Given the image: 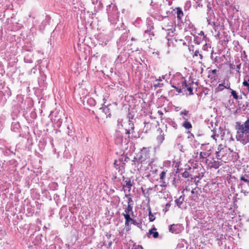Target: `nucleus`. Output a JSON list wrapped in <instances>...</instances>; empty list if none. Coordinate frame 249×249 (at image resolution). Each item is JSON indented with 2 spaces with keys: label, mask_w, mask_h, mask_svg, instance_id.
Masks as SVG:
<instances>
[{
  "label": "nucleus",
  "mask_w": 249,
  "mask_h": 249,
  "mask_svg": "<svg viewBox=\"0 0 249 249\" xmlns=\"http://www.w3.org/2000/svg\"><path fill=\"white\" fill-rule=\"evenodd\" d=\"M215 155L217 160L224 161L225 163L231 161H236L239 158L237 153L233 152L231 150L230 148L222 144H220L218 145Z\"/></svg>",
  "instance_id": "1"
},
{
  "label": "nucleus",
  "mask_w": 249,
  "mask_h": 249,
  "mask_svg": "<svg viewBox=\"0 0 249 249\" xmlns=\"http://www.w3.org/2000/svg\"><path fill=\"white\" fill-rule=\"evenodd\" d=\"M236 129L237 140L244 144L249 142V118L243 124L237 123Z\"/></svg>",
  "instance_id": "2"
},
{
  "label": "nucleus",
  "mask_w": 249,
  "mask_h": 249,
  "mask_svg": "<svg viewBox=\"0 0 249 249\" xmlns=\"http://www.w3.org/2000/svg\"><path fill=\"white\" fill-rule=\"evenodd\" d=\"M149 158V154L145 151H141L138 155V161H140L141 164H146L147 160Z\"/></svg>",
  "instance_id": "3"
},
{
  "label": "nucleus",
  "mask_w": 249,
  "mask_h": 249,
  "mask_svg": "<svg viewBox=\"0 0 249 249\" xmlns=\"http://www.w3.org/2000/svg\"><path fill=\"white\" fill-rule=\"evenodd\" d=\"M128 124L130 126V128L126 129V134L129 135L128 137V138L133 139L138 138L134 131V125L132 121L129 120L128 121Z\"/></svg>",
  "instance_id": "4"
},
{
  "label": "nucleus",
  "mask_w": 249,
  "mask_h": 249,
  "mask_svg": "<svg viewBox=\"0 0 249 249\" xmlns=\"http://www.w3.org/2000/svg\"><path fill=\"white\" fill-rule=\"evenodd\" d=\"M132 166L134 168V171H139L142 167V164L140 161H138L137 158H135L132 160Z\"/></svg>",
  "instance_id": "5"
},
{
  "label": "nucleus",
  "mask_w": 249,
  "mask_h": 249,
  "mask_svg": "<svg viewBox=\"0 0 249 249\" xmlns=\"http://www.w3.org/2000/svg\"><path fill=\"white\" fill-rule=\"evenodd\" d=\"M133 200L131 197H129L127 200V206L124 210V213H132Z\"/></svg>",
  "instance_id": "6"
},
{
  "label": "nucleus",
  "mask_w": 249,
  "mask_h": 249,
  "mask_svg": "<svg viewBox=\"0 0 249 249\" xmlns=\"http://www.w3.org/2000/svg\"><path fill=\"white\" fill-rule=\"evenodd\" d=\"M124 184L123 188H126L128 191H130L131 189L132 186L134 185V183L131 180L130 178H127L126 180H123Z\"/></svg>",
  "instance_id": "7"
},
{
  "label": "nucleus",
  "mask_w": 249,
  "mask_h": 249,
  "mask_svg": "<svg viewBox=\"0 0 249 249\" xmlns=\"http://www.w3.org/2000/svg\"><path fill=\"white\" fill-rule=\"evenodd\" d=\"M184 122L182 124V126L186 129L189 130L192 128V124L188 121V119L184 117H182Z\"/></svg>",
  "instance_id": "8"
},
{
  "label": "nucleus",
  "mask_w": 249,
  "mask_h": 249,
  "mask_svg": "<svg viewBox=\"0 0 249 249\" xmlns=\"http://www.w3.org/2000/svg\"><path fill=\"white\" fill-rule=\"evenodd\" d=\"M123 215L125 219V225L126 226H128L130 222H132L133 223H134V221L130 217L129 214L123 213Z\"/></svg>",
  "instance_id": "9"
},
{
  "label": "nucleus",
  "mask_w": 249,
  "mask_h": 249,
  "mask_svg": "<svg viewBox=\"0 0 249 249\" xmlns=\"http://www.w3.org/2000/svg\"><path fill=\"white\" fill-rule=\"evenodd\" d=\"M178 226L175 224L171 225L169 226V231L172 233L177 234L179 232V230L178 229Z\"/></svg>",
  "instance_id": "10"
},
{
  "label": "nucleus",
  "mask_w": 249,
  "mask_h": 249,
  "mask_svg": "<svg viewBox=\"0 0 249 249\" xmlns=\"http://www.w3.org/2000/svg\"><path fill=\"white\" fill-rule=\"evenodd\" d=\"M152 190L153 189L152 188H148L145 190H143L142 188V193L144 197L146 198H149Z\"/></svg>",
  "instance_id": "11"
},
{
  "label": "nucleus",
  "mask_w": 249,
  "mask_h": 249,
  "mask_svg": "<svg viewBox=\"0 0 249 249\" xmlns=\"http://www.w3.org/2000/svg\"><path fill=\"white\" fill-rule=\"evenodd\" d=\"M175 10L177 11V18L180 20L184 16L183 11L180 7H177Z\"/></svg>",
  "instance_id": "12"
},
{
  "label": "nucleus",
  "mask_w": 249,
  "mask_h": 249,
  "mask_svg": "<svg viewBox=\"0 0 249 249\" xmlns=\"http://www.w3.org/2000/svg\"><path fill=\"white\" fill-rule=\"evenodd\" d=\"M156 228L154 227L149 231L148 233L150 235H153L154 238H157L159 237V233L156 231Z\"/></svg>",
  "instance_id": "13"
},
{
  "label": "nucleus",
  "mask_w": 249,
  "mask_h": 249,
  "mask_svg": "<svg viewBox=\"0 0 249 249\" xmlns=\"http://www.w3.org/2000/svg\"><path fill=\"white\" fill-rule=\"evenodd\" d=\"M184 196H180L178 199L175 200L176 204L179 208H181V205L184 201Z\"/></svg>",
  "instance_id": "14"
},
{
  "label": "nucleus",
  "mask_w": 249,
  "mask_h": 249,
  "mask_svg": "<svg viewBox=\"0 0 249 249\" xmlns=\"http://www.w3.org/2000/svg\"><path fill=\"white\" fill-rule=\"evenodd\" d=\"M151 5L154 7L155 8H158L159 7H161V4L160 3V1L157 0H151Z\"/></svg>",
  "instance_id": "15"
},
{
  "label": "nucleus",
  "mask_w": 249,
  "mask_h": 249,
  "mask_svg": "<svg viewBox=\"0 0 249 249\" xmlns=\"http://www.w3.org/2000/svg\"><path fill=\"white\" fill-rule=\"evenodd\" d=\"M211 155V153L209 151L207 152H201L199 154V158L200 159H206L207 157H209Z\"/></svg>",
  "instance_id": "16"
},
{
  "label": "nucleus",
  "mask_w": 249,
  "mask_h": 249,
  "mask_svg": "<svg viewBox=\"0 0 249 249\" xmlns=\"http://www.w3.org/2000/svg\"><path fill=\"white\" fill-rule=\"evenodd\" d=\"M162 29L165 30V31L171 32V33H172L175 30V28L172 25H169L167 26L165 25L163 27H162Z\"/></svg>",
  "instance_id": "17"
},
{
  "label": "nucleus",
  "mask_w": 249,
  "mask_h": 249,
  "mask_svg": "<svg viewBox=\"0 0 249 249\" xmlns=\"http://www.w3.org/2000/svg\"><path fill=\"white\" fill-rule=\"evenodd\" d=\"M218 71L216 69L212 70L210 71H209V73H211L212 75L209 74L208 75V77L209 78H213V79H215V76H214V75H215L216 73V72H218Z\"/></svg>",
  "instance_id": "18"
},
{
  "label": "nucleus",
  "mask_w": 249,
  "mask_h": 249,
  "mask_svg": "<svg viewBox=\"0 0 249 249\" xmlns=\"http://www.w3.org/2000/svg\"><path fill=\"white\" fill-rule=\"evenodd\" d=\"M115 142L117 144H121L123 141V138L121 135L120 134H118L115 139Z\"/></svg>",
  "instance_id": "19"
},
{
  "label": "nucleus",
  "mask_w": 249,
  "mask_h": 249,
  "mask_svg": "<svg viewBox=\"0 0 249 249\" xmlns=\"http://www.w3.org/2000/svg\"><path fill=\"white\" fill-rule=\"evenodd\" d=\"M225 89V86L223 84H219L217 88L215 89V92H218L222 91Z\"/></svg>",
  "instance_id": "20"
},
{
  "label": "nucleus",
  "mask_w": 249,
  "mask_h": 249,
  "mask_svg": "<svg viewBox=\"0 0 249 249\" xmlns=\"http://www.w3.org/2000/svg\"><path fill=\"white\" fill-rule=\"evenodd\" d=\"M192 84H193V82L192 83H187L185 80H184V81H183L182 82V88L185 89H187V88H188V87H190V86H191Z\"/></svg>",
  "instance_id": "21"
},
{
  "label": "nucleus",
  "mask_w": 249,
  "mask_h": 249,
  "mask_svg": "<svg viewBox=\"0 0 249 249\" xmlns=\"http://www.w3.org/2000/svg\"><path fill=\"white\" fill-rule=\"evenodd\" d=\"M219 163H220L219 162L214 161L212 163V164L211 165V167L213 168L214 169H217V168H218V167L220 165Z\"/></svg>",
  "instance_id": "22"
},
{
  "label": "nucleus",
  "mask_w": 249,
  "mask_h": 249,
  "mask_svg": "<svg viewBox=\"0 0 249 249\" xmlns=\"http://www.w3.org/2000/svg\"><path fill=\"white\" fill-rule=\"evenodd\" d=\"M248 176H242L240 177V179L241 181H243L247 183L249 185V180L247 178Z\"/></svg>",
  "instance_id": "23"
},
{
  "label": "nucleus",
  "mask_w": 249,
  "mask_h": 249,
  "mask_svg": "<svg viewBox=\"0 0 249 249\" xmlns=\"http://www.w3.org/2000/svg\"><path fill=\"white\" fill-rule=\"evenodd\" d=\"M199 56V58L200 60H202L203 58V55L199 53V52L198 50H196L195 53H194V55H193V57L194 58L196 56Z\"/></svg>",
  "instance_id": "24"
},
{
  "label": "nucleus",
  "mask_w": 249,
  "mask_h": 249,
  "mask_svg": "<svg viewBox=\"0 0 249 249\" xmlns=\"http://www.w3.org/2000/svg\"><path fill=\"white\" fill-rule=\"evenodd\" d=\"M144 124H145V125H144V128L146 129L145 132H147L148 130L150 129V128L152 126V124L149 123H144Z\"/></svg>",
  "instance_id": "25"
},
{
  "label": "nucleus",
  "mask_w": 249,
  "mask_h": 249,
  "mask_svg": "<svg viewBox=\"0 0 249 249\" xmlns=\"http://www.w3.org/2000/svg\"><path fill=\"white\" fill-rule=\"evenodd\" d=\"M194 41L197 44H199L201 43L202 40L200 37L196 36L195 37Z\"/></svg>",
  "instance_id": "26"
},
{
  "label": "nucleus",
  "mask_w": 249,
  "mask_h": 249,
  "mask_svg": "<svg viewBox=\"0 0 249 249\" xmlns=\"http://www.w3.org/2000/svg\"><path fill=\"white\" fill-rule=\"evenodd\" d=\"M189 111L188 110H187L186 109H184L183 110L181 111L180 112V115L182 116V115H184V116H188L189 115Z\"/></svg>",
  "instance_id": "27"
},
{
  "label": "nucleus",
  "mask_w": 249,
  "mask_h": 249,
  "mask_svg": "<svg viewBox=\"0 0 249 249\" xmlns=\"http://www.w3.org/2000/svg\"><path fill=\"white\" fill-rule=\"evenodd\" d=\"M231 90V95L233 96V98L235 99H238V96L237 94V93L235 92V91H234L233 90H232V89Z\"/></svg>",
  "instance_id": "28"
},
{
  "label": "nucleus",
  "mask_w": 249,
  "mask_h": 249,
  "mask_svg": "<svg viewBox=\"0 0 249 249\" xmlns=\"http://www.w3.org/2000/svg\"><path fill=\"white\" fill-rule=\"evenodd\" d=\"M166 173L165 171H162L160 174V179L163 180L166 176Z\"/></svg>",
  "instance_id": "29"
},
{
  "label": "nucleus",
  "mask_w": 249,
  "mask_h": 249,
  "mask_svg": "<svg viewBox=\"0 0 249 249\" xmlns=\"http://www.w3.org/2000/svg\"><path fill=\"white\" fill-rule=\"evenodd\" d=\"M193 87H192V86H190V87H188V88H187V89L186 90L188 91H189L190 95H193Z\"/></svg>",
  "instance_id": "30"
},
{
  "label": "nucleus",
  "mask_w": 249,
  "mask_h": 249,
  "mask_svg": "<svg viewBox=\"0 0 249 249\" xmlns=\"http://www.w3.org/2000/svg\"><path fill=\"white\" fill-rule=\"evenodd\" d=\"M149 217L150 221H153L155 220V216L152 214L151 211L149 212Z\"/></svg>",
  "instance_id": "31"
},
{
  "label": "nucleus",
  "mask_w": 249,
  "mask_h": 249,
  "mask_svg": "<svg viewBox=\"0 0 249 249\" xmlns=\"http://www.w3.org/2000/svg\"><path fill=\"white\" fill-rule=\"evenodd\" d=\"M219 135L217 134V135H215V132L214 131H213V134L211 135V137L213 138L215 141L217 140L216 137H218Z\"/></svg>",
  "instance_id": "32"
},
{
  "label": "nucleus",
  "mask_w": 249,
  "mask_h": 249,
  "mask_svg": "<svg viewBox=\"0 0 249 249\" xmlns=\"http://www.w3.org/2000/svg\"><path fill=\"white\" fill-rule=\"evenodd\" d=\"M182 175V177L185 178H187L189 177V173L187 171L184 172Z\"/></svg>",
  "instance_id": "33"
},
{
  "label": "nucleus",
  "mask_w": 249,
  "mask_h": 249,
  "mask_svg": "<svg viewBox=\"0 0 249 249\" xmlns=\"http://www.w3.org/2000/svg\"><path fill=\"white\" fill-rule=\"evenodd\" d=\"M171 207V204L170 203H166V205H165V212H167L169 208H170Z\"/></svg>",
  "instance_id": "34"
},
{
  "label": "nucleus",
  "mask_w": 249,
  "mask_h": 249,
  "mask_svg": "<svg viewBox=\"0 0 249 249\" xmlns=\"http://www.w3.org/2000/svg\"><path fill=\"white\" fill-rule=\"evenodd\" d=\"M243 84L244 86L247 87L248 88V90H249V83H248V81L244 80L243 82Z\"/></svg>",
  "instance_id": "35"
},
{
  "label": "nucleus",
  "mask_w": 249,
  "mask_h": 249,
  "mask_svg": "<svg viewBox=\"0 0 249 249\" xmlns=\"http://www.w3.org/2000/svg\"><path fill=\"white\" fill-rule=\"evenodd\" d=\"M163 86V84H161L160 83H158L156 84H154V87L155 88H157L158 87H161Z\"/></svg>",
  "instance_id": "36"
},
{
  "label": "nucleus",
  "mask_w": 249,
  "mask_h": 249,
  "mask_svg": "<svg viewBox=\"0 0 249 249\" xmlns=\"http://www.w3.org/2000/svg\"><path fill=\"white\" fill-rule=\"evenodd\" d=\"M88 102L90 103L91 104H93V105H95V101L92 98H90L88 99Z\"/></svg>",
  "instance_id": "37"
},
{
  "label": "nucleus",
  "mask_w": 249,
  "mask_h": 249,
  "mask_svg": "<svg viewBox=\"0 0 249 249\" xmlns=\"http://www.w3.org/2000/svg\"><path fill=\"white\" fill-rule=\"evenodd\" d=\"M173 88H174L178 93H181L182 92L181 89H178L177 87L173 86Z\"/></svg>",
  "instance_id": "38"
},
{
  "label": "nucleus",
  "mask_w": 249,
  "mask_h": 249,
  "mask_svg": "<svg viewBox=\"0 0 249 249\" xmlns=\"http://www.w3.org/2000/svg\"><path fill=\"white\" fill-rule=\"evenodd\" d=\"M199 35L203 36L202 39H204L206 38V36H205L204 33L203 31H201Z\"/></svg>",
  "instance_id": "39"
},
{
  "label": "nucleus",
  "mask_w": 249,
  "mask_h": 249,
  "mask_svg": "<svg viewBox=\"0 0 249 249\" xmlns=\"http://www.w3.org/2000/svg\"><path fill=\"white\" fill-rule=\"evenodd\" d=\"M124 229H123L122 230H119V234L121 236H123V234H124Z\"/></svg>",
  "instance_id": "40"
},
{
  "label": "nucleus",
  "mask_w": 249,
  "mask_h": 249,
  "mask_svg": "<svg viewBox=\"0 0 249 249\" xmlns=\"http://www.w3.org/2000/svg\"><path fill=\"white\" fill-rule=\"evenodd\" d=\"M195 190H196V188H194L193 187H191V193L193 195H195Z\"/></svg>",
  "instance_id": "41"
},
{
  "label": "nucleus",
  "mask_w": 249,
  "mask_h": 249,
  "mask_svg": "<svg viewBox=\"0 0 249 249\" xmlns=\"http://www.w3.org/2000/svg\"><path fill=\"white\" fill-rule=\"evenodd\" d=\"M191 190V188L188 187H186L185 189H184L183 190V192H185V191H186V192H188V191H190Z\"/></svg>",
  "instance_id": "42"
},
{
  "label": "nucleus",
  "mask_w": 249,
  "mask_h": 249,
  "mask_svg": "<svg viewBox=\"0 0 249 249\" xmlns=\"http://www.w3.org/2000/svg\"><path fill=\"white\" fill-rule=\"evenodd\" d=\"M225 88L230 90H231V89L230 88V85L228 84H227L226 86H225Z\"/></svg>",
  "instance_id": "43"
},
{
  "label": "nucleus",
  "mask_w": 249,
  "mask_h": 249,
  "mask_svg": "<svg viewBox=\"0 0 249 249\" xmlns=\"http://www.w3.org/2000/svg\"><path fill=\"white\" fill-rule=\"evenodd\" d=\"M135 249H143V248L142 246L138 245Z\"/></svg>",
  "instance_id": "44"
},
{
  "label": "nucleus",
  "mask_w": 249,
  "mask_h": 249,
  "mask_svg": "<svg viewBox=\"0 0 249 249\" xmlns=\"http://www.w3.org/2000/svg\"><path fill=\"white\" fill-rule=\"evenodd\" d=\"M242 187H243V184L242 183H240V184L239 185V187H240L241 189V192H242L243 191V190L242 189Z\"/></svg>",
  "instance_id": "45"
},
{
  "label": "nucleus",
  "mask_w": 249,
  "mask_h": 249,
  "mask_svg": "<svg viewBox=\"0 0 249 249\" xmlns=\"http://www.w3.org/2000/svg\"><path fill=\"white\" fill-rule=\"evenodd\" d=\"M103 100H104V106H105V107H107L108 105H106V99H105V98H103Z\"/></svg>",
  "instance_id": "46"
},
{
  "label": "nucleus",
  "mask_w": 249,
  "mask_h": 249,
  "mask_svg": "<svg viewBox=\"0 0 249 249\" xmlns=\"http://www.w3.org/2000/svg\"><path fill=\"white\" fill-rule=\"evenodd\" d=\"M189 185H194L193 182L192 181H189Z\"/></svg>",
  "instance_id": "47"
},
{
  "label": "nucleus",
  "mask_w": 249,
  "mask_h": 249,
  "mask_svg": "<svg viewBox=\"0 0 249 249\" xmlns=\"http://www.w3.org/2000/svg\"><path fill=\"white\" fill-rule=\"evenodd\" d=\"M161 80H161V79L160 78V77H159V79H156V81H161Z\"/></svg>",
  "instance_id": "48"
},
{
  "label": "nucleus",
  "mask_w": 249,
  "mask_h": 249,
  "mask_svg": "<svg viewBox=\"0 0 249 249\" xmlns=\"http://www.w3.org/2000/svg\"><path fill=\"white\" fill-rule=\"evenodd\" d=\"M160 139L161 141H162V140L164 139L163 137L161 135L160 136Z\"/></svg>",
  "instance_id": "49"
},
{
  "label": "nucleus",
  "mask_w": 249,
  "mask_h": 249,
  "mask_svg": "<svg viewBox=\"0 0 249 249\" xmlns=\"http://www.w3.org/2000/svg\"><path fill=\"white\" fill-rule=\"evenodd\" d=\"M236 68L237 69H240V65H238L236 66Z\"/></svg>",
  "instance_id": "50"
},
{
  "label": "nucleus",
  "mask_w": 249,
  "mask_h": 249,
  "mask_svg": "<svg viewBox=\"0 0 249 249\" xmlns=\"http://www.w3.org/2000/svg\"><path fill=\"white\" fill-rule=\"evenodd\" d=\"M201 0H196V3H198Z\"/></svg>",
  "instance_id": "51"
},
{
  "label": "nucleus",
  "mask_w": 249,
  "mask_h": 249,
  "mask_svg": "<svg viewBox=\"0 0 249 249\" xmlns=\"http://www.w3.org/2000/svg\"><path fill=\"white\" fill-rule=\"evenodd\" d=\"M157 187H158V185H155L154 186V188L155 189V188H157Z\"/></svg>",
  "instance_id": "52"
},
{
  "label": "nucleus",
  "mask_w": 249,
  "mask_h": 249,
  "mask_svg": "<svg viewBox=\"0 0 249 249\" xmlns=\"http://www.w3.org/2000/svg\"><path fill=\"white\" fill-rule=\"evenodd\" d=\"M247 81H248V83H249V78L248 79Z\"/></svg>",
  "instance_id": "53"
},
{
  "label": "nucleus",
  "mask_w": 249,
  "mask_h": 249,
  "mask_svg": "<svg viewBox=\"0 0 249 249\" xmlns=\"http://www.w3.org/2000/svg\"><path fill=\"white\" fill-rule=\"evenodd\" d=\"M159 0L160 1V0Z\"/></svg>",
  "instance_id": "54"
}]
</instances>
